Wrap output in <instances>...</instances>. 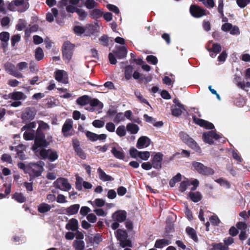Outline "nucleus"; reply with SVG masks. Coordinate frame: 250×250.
<instances>
[{
    "label": "nucleus",
    "mask_w": 250,
    "mask_h": 250,
    "mask_svg": "<svg viewBox=\"0 0 250 250\" xmlns=\"http://www.w3.org/2000/svg\"><path fill=\"white\" fill-rule=\"evenodd\" d=\"M39 127L37 130L34 144L32 147L33 151L36 153L39 150V147H47L49 143L45 139V135L41 131V129H48L49 125L43 121H40L38 122Z\"/></svg>",
    "instance_id": "nucleus-1"
},
{
    "label": "nucleus",
    "mask_w": 250,
    "mask_h": 250,
    "mask_svg": "<svg viewBox=\"0 0 250 250\" xmlns=\"http://www.w3.org/2000/svg\"><path fill=\"white\" fill-rule=\"evenodd\" d=\"M44 163L39 161L36 163H31L27 165H25L23 163H19L18 167L24 170V172L29 175L30 181L32 178L40 176L42 171Z\"/></svg>",
    "instance_id": "nucleus-2"
},
{
    "label": "nucleus",
    "mask_w": 250,
    "mask_h": 250,
    "mask_svg": "<svg viewBox=\"0 0 250 250\" xmlns=\"http://www.w3.org/2000/svg\"><path fill=\"white\" fill-rule=\"evenodd\" d=\"M29 7V3L24 0H13L7 4L8 9L12 12L22 13L26 11Z\"/></svg>",
    "instance_id": "nucleus-3"
},
{
    "label": "nucleus",
    "mask_w": 250,
    "mask_h": 250,
    "mask_svg": "<svg viewBox=\"0 0 250 250\" xmlns=\"http://www.w3.org/2000/svg\"><path fill=\"white\" fill-rule=\"evenodd\" d=\"M39 147V150L36 154V155L39 154L40 157L43 159H48L51 162L56 160L58 158V154L56 151L49 149H40Z\"/></svg>",
    "instance_id": "nucleus-4"
},
{
    "label": "nucleus",
    "mask_w": 250,
    "mask_h": 250,
    "mask_svg": "<svg viewBox=\"0 0 250 250\" xmlns=\"http://www.w3.org/2000/svg\"><path fill=\"white\" fill-rule=\"evenodd\" d=\"M74 45L69 42H66L62 46L63 59L66 63H69L72 58Z\"/></svg>",
    "instance_id": "nucleus-5"
},
{
    "label": "nucleus",
    "mask_w": 250,
    "mask_h": 250,
    "mask_svg": "<svg viewBox=\"0 0 250 250\" xmlns=\"http://www.w3.org/2000/svg\"><path fill=\"white\" fill-rule=\"evenodd\" d=\"M192 166L194 169L200 174L208 175H213L214 173V170L212 168L206 167L200 162H193Z\"/></svg>",
    "instance_id": "nucleus-6"
},
{
    "label": "nucleus",
    "mask_w": 250,
    "mask_h": 250,
    "mask_svg": "<svg viewBox=\"0 0 250 250\" xmlns=\"http://www.w3.org/2000/svg\"><path fill=\"white\" fill-rule=\"evenodd\" d=\"M116 236L118 240L120 241V245L122 248L125 247H132L131 242L130 240H127V233L125 231L118 229L116 232Z\"/></svg>",
    "instance_id": "nucleus-7"
},
{
    "label": "nucleus",
    "mask_w": 250,
    "mask_h": 250,
    "mask_svg": "<svg viewBox=\"0 0 250 250\" xmlns=\"http://www.w3.org/2000/svg\"><path fill=\"white\" fill-rule=\"evenodd\" d=\"M180 137L182 140L189 146L192 149L195 150L197 152H200L201 149L197 145L194 140L190 138L187 134L182 132L180 133Z\"/></svg>",
    "instance_id": "nucleus-8"
},
{
    "label": "nucleus",
    "mask_w": 250,
    "mask_h": 250,
    "mask_svg": "<svg viewBox=\"0 0 250 250\" xmlns=\"http://www.w3.org/2000/svg\"><path fill=\"white\" fill-rule=\"evenodd\" d=\"M54 186L56 188L63 191H68L71 188V186L68 180L63 178L57 179L54 183Z\"/></svg>",
    "instance_id": "nucleus-9"
},
{
    "label": "nucleus",
    "mask_w": 250,
    "mask_h": 250,
    "mask_svg": "<svg viewBox=\"0 0 250 250\" xmlns=\"http://www.w3.org/2000/svg\"><path fill=\"white\" fill-rule=\"evenodd\" d=\"M4 69L9 74L15 77L20 78L23 77V75L15 69V65L11 62H6L4 65Z\"/></svg>",
    "instance_id": "nucleus-10"
},
{
    "label": "nucleus",
    "mask_w": 250,
    "mask_h": 250,
    "mask_svg": "<svg viewBox=\"0 0 250 250\" xmlns=\"http://www.w3.org/2000/svg\"><path fill=\"white\" fill-rule=\"evenodd\" d=\"M112 145L111 150V153L117 159H124L125 155L123 149L117 144L114 143Z\"/></svg>",
    "instance_id": "nucleus-11"
},
{
    "label": "nucleus",
    "mask_w": 250,
    "mask_h": 250,
    "mask_svg": "<svg viewBox=\"0 0 250 250\" xmlns=\"http://www.w3.org/2000/svg\"><path fill=\"white\" fill-rule=\"evenodd\" d=\"M173 103L174 104L171 107L172 114L174 116H178L182 114L183 110L184 109V106L176 99L173 100Z\"/></svg>",
    "instance_id": "nucleus-12"
},
{
    "label": "nucleus",
    "mask_w": 250,
    "mask_h": 250,
    "mask_svg": "<svg viewBox=\"0 0 250 250\" xmlns=\"http://www.w3.org/2000/svg\"><path fill=\"white\" fill-rule=\"evenodd\" d=\"M219 138V135L213 131H209L203 134V139L204 141L210 145L213 143V139L217 140Z\"/></svg>",
    "instance_id": "nucleus-13"
},
{
    "label": "nucleus",
    "mask_w": 250,
    "mask_h": 250,
    "mask_svg": "<svg viewBox=\"0 0 250 250\" xmlns=\"http://www.w3.org/2000/svg\"><path fill=\"white\" fill-rule=\"evenodd\" d=\"M73 128V121L71 119H67L62 127V132L65 136H71L70 132Z\"/></svg>",
    "instance_id": "nucleus-14"
},
{
    "label": "nucleus",
    "mask_w": 250,
    "mask_h": 250,
    "mask_svg": "<svg viewBox=\"0 0 250 250\" xmlns=\"http://www.w3.org/2000/svg\"><path fill=\"white\" fill-rule=\"evenodd\" d=\"M190 12L193 17L196 18H200L206 15L205 11L203 9L195 5H191Z\"/></svg>",
    "instance_id": "nucleus-15"
},
{
    "label": "nucleus",
    "mask_w": 250,
    "mask_h": 250,
    "mask_svg": "<svg viewBox=\"0 0 250 250\" xmlns=\"http://www.w3.org/2000/svg\"><path fill=\"white\" fill-rule=\"evenodd\" d=\"M36 114L35 110L33 108H27L22 115V119L26 121L33 120Z\"/></svg>",
    "instance_id": "nucleus-16"
},
{
    "label": "nucleus",
    "mask_w": 250,
    "mask_h": 250,
    "mask_svg": "<svg viewBox=\"0 0 250 250\" xmlns=\"http://www.w3.org/2000/svg\"><path fill=\"white\" fill-rule=\"evenodd\" d=\"M56 80L61 83H68L67 75L66 72L63 70H59L55 72Z\"/></svg>",
    "instance_id": "nucleus-17"
},
{
    "label": "nucleus",
    "mask_w": 250,
    "mask_h": 250,
    "mask_svg": "<svg viewBox=\"0 0 250 250\" xmlns=\"http://www.w3.org/2000/svg\"><path fill=\"white\" fill-rule=\"evenodd\" d=\"M150 140L146 136H142L137 141L136 146L139 149L147 147L150 144Z\"/></svg>",
    "instance_id": "nucleus-18"
},
{
    "label": "nucleus",
    "mask_w": 250,
    "mask_h": 250,
    "mask_svg": "<svg viewBox=\"0 0 250 250\" xmlns=\"http://www.w3.org/2000/svg\"><path fill=\"white\" fill-rule=\"evenodd\" d=\"M112 218L114 221L123 222L126 218V212L124 210H118L113 214Z\"/></svg>",
    "instance_id": "nucleus-19"
},
{
    "label": "nucleus",
    "mask_w": 250,
    "mask_h": 250,
    "mask_svg": "<svg viewBox=\"0 0 250 250\" xmlns=\"http://www.w3.org/2000/svg\"><path fill=\"white\" fill-rule=\"evenodd\" d=\"M193 120L196 124L206 129H210L214 128V125L212 123L202 119L197 118L195 116H193Z\"/></svg>",
    "instance_id": "nucleus-20"
},
{
    "label": "nucleus",
    "mask_w": 250,
    "mask_h": 250,
    "mask_svg": "<svg viewBox=\"0 0 250 250\" xmlns=\"http://www.w3.org/2000/svg\"><path fill=\"white\" fill-rule=\"evenodd\" d=\"M163 156V154L159 152L154 155L152 161V164L154 168L156 169L161 168Z\"/></svg>",
    "instance_id": "nucleus-21"
},
{
    "label": "nucleus",
    "mask_w": 250,
    "mask_h": 250,
    "mask_svg": "<svg viewBox=\"0 0 250 250\" xmlns=\"http://www.w3.org/2000/svg\"><path fill=\"white\" fill-rule=\"evenodd\" d=\"M9 98L14 101H23L25 100L27 96L22 92L16 91L10 93L8 95Z\"/></svg>",
    "instance_id": "nucleus-22"
},
{
    "label": "nucleus",
    "mask_w": 250,
    "mask_h": 250,
    "mask_svg": "<svg viewBox=\"0 0 250 250\" xmlns=\"http://www.w3.org/2000/svg\"><path fill=\"white\" fill-rule=\"evenodd\" d=\"M65 228L67 230L73 231L77 230L79 228L78 221L75 218L70 219L66 225Z\"/></svg>",
    "instance_id": "nucleus-23"
},
{
    "label": "nucleus",
    "mask_w": 250,
    "mask_h": 250,
    "mask_svg": "<svg viewBox=\"0 0 250 250\" xmlns=\"http://www.w3.org/2000/svg\"><path fill=\"white\" fill-rule=\"evenodd\" d=\"M80 206L79 204H74L65 209V213L68 215L76 214L78 212Z\"/></svg>",
    "instance_id": "nucleus-24"
},
{
    "label": "nucleus",
    "mask_w": 250,
    "mask_h": 250,
    "mask_svg": "<svg viewBox=\"0 0 250 250\" xmlns=\"http://www.w3.org/2000/svg\"><path fill=\"white\" fill-rule=\"evenodd\" d=\"M113 52L118 59L125 58L127 55V50L125 46L119 47L118 50Z\"/></svg>",
    "instance_id": "nucleus-25"
},
{
    "label": "nucleus",
    "mask_w": 250,
    "mask_h": 250,
    "mask_svg": "<svg viewBox=\"0 0 250 250\" xmlns=\"http://www.w3.org/2000/svg\"><path fill=\"white\" fill-rule=\"evenodd\" d=\"M99 178L103 181H113L114 179L110 176L107 175L100 167L98 170Z\"/></svg>",
    "instance_id": "nucleus-26"
},
{
    "label": "nucleus",
    "mask_w": 250,
    "mask_h": 250,
    "mask_svg": "<svg viewBox=\"0 0 250 250\" xmlns=\"http://www.w3.org/2000/svg\"><path fill=\"white\" fill-rule=\"evenodd\" d=\"M221 50V46L218 43H213L211 49L208 50L210 51V56L212 58H214Z\"/></svg>",
    "instance_id": "nucleus-27"
},
{
    "label": "nucleus",
    "mask_w": 250,
    "mask_h": 250,
    "mask_svg": "<svg viewBox=\"0 0 250 250\" xmlns=\"http://www.w3.org/2000/svg\"><path fill=\"white\" fill-rule=\"evenodd\" d=\"M17 155L19 158L21 160H24L26 159V156L24 151L25 150V147L24 146L19 145L16 148Z\"/></svg>",
    "instance_id": "nucleus-28"
},
{
    "label": "nucleus",
    "mask_w": 250,
    "mask_h": 250,
    "mask_svg": "<svg viewBox=\"0 0 250 250\" xmlns=\"http://www.w3.org/2000/svg\"><path fill=\"white\" fill-rule=\"evenodd\" d=\"M169 245V241L166 239H159L156 241L155 247L158 249H163Z\"/></svg>",
    "instance_id": "nucleus-29"
},
{
    "label": "nucleus",
    "mask_w": 250,
    "mask_h": 250,
    "mask_svg": "<svg viewBox=\"0 0 250 250\" xmlns=\"http://www.w3.org/2000/svg\"><path fill=\"white\" fill-rule=\"evenodd\" d=\"M126 129L131 134H135L138 132L139 128V126L136 124L129 123L126 125Z\"/></svg>",
    "instance_id": "nucleus-30"
},
{
    "label": "nucleus",
    "mask_w": 250,
    "mask_h": 250,
    "mask_svg": "<svg viewBox=\"0 0 250 250\" xmlns=\"http://www.w3.org/2000/svg\"><path fill=\"white\" fill-rule=\"evenodd\" d=\"M58 10L53 8L51 9V12L48 13L46 15V20L49 22H52L54 21V17H56L58 15Z\"/></svg>",
    "instance_id": "nucleus-31"
},
{
    "label": "nucleus",
    "mask_w": 250,
    "mask_h": 250,
    "mask_svg": "<svg viewBox=\"0 0 250 250\" xmlns=\"http://www.w3.org/2000/svg\"><path fill=\"white\" fill-rule=\"evenodd\" d=\"M89 98L90 97L87 95L81 96L77 99V103L82 106L86 105L89 103Z\"/></svg>",
    "instance_id": "nucleus-32"
},
{
    "label": "nucleus",
    "mask_w": 250,
    "mask_h": 250,
    "mask_svg": "<svg viewBox=\"0 0 250 250\" xmlns=\"http://www.w3.org/2000/svg\"><path fill=\"white\" fill-rule=\"evenodd\" d=\"M133 68L131 65H127L125 68V77L126 80H130L132 76Z\"/></svg>",
    "instance_id": "nucleus-33"
},
{
    "label": "nucleus",
    "mask_w": 250,
    "mask_h": 250,
    "mask_svg": "<svg viewBox=\"0 0 250 250\" xmlns=\"http://www.w3.org/2000/svg\"><path fill=\"white\" fill-rule=\"evenodd\" d=\"M51 208V206L46 203H43L38 206V210L41 213H45L49 211Z\"/></svg>",
    "instance_id": "nucleus-34"
},
{
    "label": "nucleus",
    "mask_w": 250,
    "mask_h": 250,
    "mask_svg": "<svg viewBox=\"0 0 250 250\" xmlns=\"http://www.w3.org/2000/svg\"><path fill=\"white\" fill-rule=\"evenodd\" d=\"M10 35L8 32H2L0 33V40L4 42L3 44L4 47L7 45V42L9 41Z\"/></svg>",
    "instance_id": "nucleus-35"
},
{
    "label": "nucleus",
    "mask_w": 250,
    "mask_h": 250,
    "mask_svg": "<svg viewBox=\"0 0 250 250\" xmlns=\"http://www.w3.org/2000/svg\"><path fill=\"white\" fill-rule=\"evenodd\" d=\"M189 196L194 202H197L201 199V195L198 192H190L189 194Z\"/></svg>",
    "instance_id": "nucleus-36"
},
{
    "label": "nucleus",
    "mask_w": 250,
    "mask_h": 250,
    "mask_svg": "<svg viewBox=\"0 0 250 250\" xmlns=\"http://www.w3.org/2000/svg\"><path fill=\"white\" fill-rule=\"evenodd\" d=\"M89 104L91 106H97L99 109H102L103 107V104L97 99H90L89 98Z\"/></svg>",
    "instance_id": "nucleus-37"
},
{
    "label": "nucleus",
    "mask_w": 250,
    "mask_h": 250,
    "mask_svg": "<svg viewBox=\"0 0 250 250\" xmlns=\"http://www.w3.org/2000/svg\"><path fill=\"white\" fill-rule=\"evenodd\" d=\"M73 246L77 250H83L84 248V242L83 240H75Z\"/></svg>",
    "instance_id": "nucleus-38"
},
{
    "label": "nucleus",
    "mask_w": 250,
    "mask_h": 250,
    "mask_svg": "<svg viewBox=\"0 0 250 250\" xmlns=\"http://www.w3.org/2000/svg\"><path fill=\"white\" fill-rule=\"evenodd\" d=\"M89 203L91 204V205L94 207L97 206L98 207H103L105 204V201L103 199L100 198H97L93 202L91 201H89Z\"/></svg>",
    "instance_id": "nucleus-39"
},
{
    "label": "nucleus",
    "mask_w": 250,
    "mask_h": 250,
    "mask_svg": "<svg viewBox=\"0 0 250 250\" xmlns=\"http://www.w3.org/2000/svg\"><path fill=\"white\" fill-rule=\"evenodd\" d=\"M186 232L195 241L197 240V237L195 230L191 228H187Z\"/></svg>",
    "instance_id": "nucleus-40"
},
{
    "label": "nucleus",
    "mask_w": 250,
    "mask_h": 250,
    "mask_svg": "<svg viewBox=\"0 0 250 250\" xmlns=\"http://www.w3.org/2000/svg\"><path fill=\"white\" fill-rule=\"evenodd\" d=\"M23 138L26 140H32L34 139H35L36 136L33 131H27L24 133Z\"/></svg>",
    "instance_id": "nucleus-41"
},
{
    "label": "nucleus",
    "mask_w": 250,
    "mask_h": 250,
    "mask_svg": "<svg viewBox=\"0 0 250 250\" xmlns=\"http://www.w3.org/2000/svg\"><path fill=\"white\" fill-rule=\"evenodd\" d=\"M190 181L191 180H187L181 182L180 185L179 190L181 192L185 191L187 189V188L191 185Z\"/></svg>",
    "instance_id": "nucleus-42"
},
{
    "label": "nucleus",
    "mask_w": 250,
    "mask_h": 250,
    "mask_svg": "<svg viewBox=\"0 0 250 250\" xmlns=\"http://www.w3.org/2000/svg\"><path fill=\"white\" fill-rule=\"evenodd\" d=\"M44 54L42 49L40 47H38L35 51V58L38 61H40L43 59Z\"/></svg>",
    "instance_id": "nucleus-43"
},
{
    "label": "nucleus",
    "mask_w": 250,
    "mask_h": 250,
    "mask_svg": "<svg viewBox=\"0 0 250 250\" xmlns=\"http://www.w3.org/2000/svg\"><path fill=\"white\" fill-rule=\"evenodd\" d=\"M116 132L120 137L125 136L126 134V129L124 125H120L116 129Z\"/></svg>",
    "instance_id": "nucleus-44"
},
{
    "label": "nucleus",
    "mask_w": 250,
    "mask_h": 250,
    "mask_svg": "<svg viewBox=\"0 0 250 250\" xmlns=\"http://www.w3.org/2000/svg\"><path fill=\"white\" fill-rule=\"evenodd\" d=\"M181 180V175L178 173L176 176L173 177L169 181V185L171 187H173L176 183L179 182Z\"/></svg>",
    "instance_id": "nucleus-45"
},
{
    "label": "nucleus",
    "mask_w": 250,
    "mask_h": 250,
    "mask_svg": "<svg viewBox=\"0 0 250 250\" xmlns=\"http://www.w3.org/2000/svg\"><path fill=\"white\" fill-rule=\"evenodd\" d=\"M102 12L98 9H94L90 12V15L93 19H97L102 16Z\"/></svg>",
    "instance_id": "nucleus-46"
},
{
    "label": "nucleus",
    "mask_w": 250,
    "mask_h": 250,
    "mask_svg": "<svg viewBox=\"0 0 250 250\" xmlns=\"http://www.w3.org/2000/svg\"><path fill=\"white\" fill-rule=\"evenodd\" d=\"M26 25V21L22 19H20L18 21V22L17 24L16 25V28L17 30L19 31H21L23 30Z\"/></svg>",
    "instance_id": "nucleus-47"
},
{
    "label": "nucleus",
    "mask_w": 250,
    "mask_h": 250,
    "mask_svg": "<svg viewBox=\"0 0 250 250\" xmlns=\"http://www.w3.org/2000/svg\"><path fill=\"white\" fill-rule=\"evenodd\" d=\"M150 153L149 151H140L138 158L143 161L147 160L150 157Z\"/></svg>",
    "instance_id": "nucleus-48"
},
{
    "label": "nucleus",
    "mask_w": 250,
    "mask_h": 250,
    "mask_svg": "<svg viewBox=\"0 0 250 250\" xmlns=\"http://www.w3.org/2000/svg\"><path fill=\"white\" fill-rule=\"evenodd\" d=\"M231 154L233 158L235 160L237 161L239 163L242 162L243 159L237 150H232Z\"/></svg>",
    "instance_id": "nucleus-49"
},
{
    "label": "nucleus",
    "mask_w": 250,
    "mask_h": 250,
    "mask_svg": "<svg viewBox=\"0 0 250 250\" xmlns=\"http://www.w3.org/2000/svg\"><path fill=\"white\" fill-rule=\"evenodd\" d=\"M86 136L88 138L89 140H90L91 141L94 142L97 141V134L87 131L86 132Z\"/></svg>",
    "instance_id": "nucleus-50"
},
{
    "label": "nucleus",
    "mask_w": 250,
    "mask_h": 250,
    "mask_svg": "<svg viewBox=\"0 0 250 250\" xmlns=\"http://www.w3.org/2000/svg\"><path fill=\"white\" fill-rule=\"evenodd\" d=\"M84 5L88 9H90L96 7L97 5V3L95 2L94 0H86Z\"/></svg>",
    "instance_id": "nucleus-51"
},
{
    "label": "nucleus",
    "mask_w": 250,
    "mask_h": 250,
    "mask_svg": "<svg viewBox=\"0 0 250 250\" xmlns=\"http://www.w3.org/2000/svg\"><path fill=\"white\" fill-rule=\"evenodd\" d=\"M84 181H83L82 178L77 176L76 177V188L79 190H81L82 189V186L83 185V183Z\"/></svg>",
    "instance_id": "nucleus-52"
},
{
    "label": "nucleus",
    "mask_w": 250,
    "mask_h": 250,
    "mask_svg": "<svg viewBox=\"0 0 250 250\" xmlns=\"http://www.w3.org/2000/svg\"><path fill=\"white\" fill-rule=\"evenodd\" d=\"M216 182L219 184L221 186L226 187V188H229L230 185L229 183L222 178H219L215 180Z\"/></svg>",
    "instance_id": "nucleus-53"
},
{
    "label": "nucleus",
    "mask_w": 250,
    "mask_h": 250,
    "mask_svg": "<svg viewBox=\"0 0 250 250\" xmlns=\"http://www.w3.org/2000/svg\"><path fill=\"white\" fill-rule=\"evenodd\" d=\"M13 198L16 201L21 203L24 202L25 200V197L21 193H15L13 196Z\"/></svg>",
    "instance_id": "nucleus-54"
},
{
    "label": "nucleus",
    "mask_w": 250,
    "mask_h": 250,
    "mask_svg": "<svg viewBox=\"0 0 250 250\" xmlns=\"http://www.w3.org/2000/svg\"><path fill=\"white\" fill-rule=\"evenodd\" d=\"M93 125L97 128H101L104 125V122L100 120H95L92 122Z\"/></svg>",
    "instance_id": "nucleus-55"
},
{
    "label": "nucleus",
    "mask_w": 250,
    "mask_h": 250,
    "mask_svg": "<svg viewBox=\"0 0 250 250\" xmlns=\"http://www.w3.org/2000/svg\"><path fill=\"white\" fill-rule=\"evenodd\" d=\"M76 12L77 13L81 20L85 19L87 16V13L83 10L81 9H77Z\"/></svg>",
    "instance_id": "nucleus-56"
},
{
    "label": "nucleus",
    "mask_w": 250,
    "mask_h": 250,
    "mask_svg": "<svg viewBox=\"0 0 250 250\" xmlns=\"http://www.w3.org/2000/svg\"><path fill=\"white\" fill-rule=\"evenodd\" d=\"M146 60L148 62H150L154 65L156 64L158 62L157 58L153 55L147 56Z\"/></svg>",
    "instance_id": "nucleus-57"
},
{
    "label": "nucleus",
    "mask_w": 250,
    "mask_h": 250,
    "mask_svg": "<svg viewBox=\"0 0 250 250\" xmlns=\"http://www.w3.org/2000/svg\"><path fill=\"white\" fill-rule=\"evenodd\" d=\"M105 128L108 131L113 132L115 130V125L113 123L108 122L105 125Z\"/></svg>",
    "instance_id": "nucleus-58"
},
{
    "label": "nucleus",
    "mask_w": 250,
    "mask_h": 250,
    "mask_svg": "<svg viewBox=\"0 0 250 250\" xmlns=\"http://www.w3.org/2000/svg\"><path fill=\"white\" fill-rule=\"evenodd\" d=\"M140 152V151H139L136 148H131L129 151L130 156L134 158H138Z\"/></svg>",
    "instance_id": "nucleus-59"
},
{
    "label": "nucleus",
    "mask_w": 250,
    "mask_h": 250,
    "mask_svg": "<svg viewBox=\"0 0 250 250\" xmlns=\"http://www.w3.org/2000/svg\"><path fill=\"white\" fill-rule=\"evenodd\" d=\"M236 226L241 231H245L247 228V225L245 222H239L236 224Z\"/></svg>",
    "instance_id": "nucleus-60"
},
{
    "label": "nucleus",
    "mask_w": 250,
    "mask_h": 250,
    "mask_svg": "<svg viewBox=\"0 0 250 250\" xmlns=\"http://www.w3.org/2000/svg\"><path fill=\"white\" fill-rule=\"evenodd\" d=\"M36 123L35 122H33L30 123L28 124H26L24 126H23L22 128V130H30L32 128H34L36 127Z\"/></svg>",
    "instance_id": "nucleus-61"
},
{
    "label": "nucleus",
    "mask_w": 250,
    "mask_h": 250,
    "mask_svg": "<svg viewBox=\"0 0 250 250\" xmlns=\"http://www.w3.org/2000/svg\"><path fill=\"white\" fill-rule=\"evenodd\" d=\"M90 211L91 209L89 208L86 206H83L81 208L80 213L81 215L84 216H86Z\"/></svg>",
    "instance_id": "nucleus-62"
},
{
    "label": "nucleus",
    "mask_w": 250,
    "mask_h": 250,
    "mask_svg": "<svg viewBox=\"0 0 250 250\" xmlns=\"http://www.w3.org/2000/svg\"><path fill=\"white\" fill-rule=\"evenodd\" d=\"M27 67L28 63L24 62H19L17 65V68L20 71H22L24 69L27 68Z\"/></svg>",
    "instance_id": "nucleus-63"
},
{
    "label": "nucleus",
    "mask_w": 250,
    "mask_h": 250,
    "mask_svg": "<svg viewBox=\"0 0 250 250\" xmlns=\"http://www.w3.org/2000/svg\"><path fill=\"white\" fill-rule=\"evenodd\" d=\"M10 21V19L8 16L3 17L1 20V25L2 26H7Z\"/></svg>",
    "instance_id": "nucleus-64"
}]
</instances>
